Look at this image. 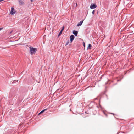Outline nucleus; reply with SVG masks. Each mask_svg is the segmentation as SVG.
I'll return each instance as SVG.
<instances>
[{
    "label": "nucleus",
    "mask_w": 134,
    "mask_h": 134,
    "mask_svg": "<svg viewBox=\"0 0 134 134\" xmlns=\"http://www.w3.org/2000/svg\"><path fill=\"white\" fill-rule=\"evenodd\" d=\"M29 48L30 49V52L31 55L34 54L37 51V49L36 48L31 47H30Z\"/></svg>",
    "instance_id": "1"
},
{
    "label": "nucleus",
    "mask_w": 134,
    "mask_h": 134,
    "mask_svg": "<svg viewBox=\"0 0 134 134\" xmlns=\"http://www.w3.org/2000/svg\"><path fill=\"white\" fill-rule=\"evenodd\" d=\"M16 11L15 10L14 8L13 7L11 8V10L10 13V14L12 15H14Z\"/></svg>",
    "instance_id": "2"
},
{
    "label": "nucleus",
    "mask_w": 134,
    "mask_h": 134,
    "mask_svg": "<svg viewBox=\"0 0 134 134\" xmlns=\"http://www.w3.org/2000/svg\"><path fill=\"white\" fill-rule=\"evenodd\" d=\"M97 7V5L95 4L92 3L91 4L90 6V8L91 9H93Z\"/></svg>",
    "instance_id": "3"
},
{
    "label": "nucleus",
    "mask_w": 134,
    "mask_h": 134,
    "mask_svg": "<svg viewBox=\"0 0 134 134\" xmlns=\"http://www.w3.org/2000/svg\"><path fill=\"white\" fill-rule=\"evenodd\" d=\"M75 37L73 35H71L70 37V40L71 42H72L74 39Z\"/></svg>",
    "instance_id": "4"
},
{
    "label": "nucleus",
    "mask_w": 134,
    "mask_h": 134,
    "mask_svg": "<svg viewBox=\"0 0 134 134\" xmlns=\"http://www.w3.org/2000/svg\"><path fill=\"white\" fill-rule=\"evenodd\" d=\"M19 4L20 5H23L24 4V2L22 0H19Z\"/></svg>",
    "instance_id": "5"
},
{
    "label": "nucleus",
    "mask_w": 134,
    "mask_h": 134,
    "mask_svg": "<svg viewBox=\"0 0 134 134\" xmlns=\"http://www.w3.org/2000/svg\"><path fill=\"white\" fill-rule=\"evenodd\" d=\"M73 33L74 35L75 36H77L78 34V31L76 30H73Z\"/></svg>",
    "instance_id": "6"
},
{
    "label": "nucleus",
    "mask_w": 134,
    "mask_h": 134,
    "mask_svg": "<svg viewBox=\"0 0 134 134\" xmlns=\"http://www.w3.org/2000/svg\"><path fill=\"white\" fill-rule=\"evenodd\" d=\"M83 20H82L81 21H80V22H79L77 25V26H80L82 24L83 22Z\"/></svg>",
    "instance_id": "7"
},
{
    "label": "nucleus",
    "mask_w": 134,
    "mask_h": 134,
    "mask_svg": "<svg viewBox=\"0 0 134 134\" xmlns=\"http://www.w3.org/2000/svg\"><path fill=\"white\" fill-rule=\"evenodd\" d=\"M92 47L91 45L90 44H89L88 46L87 49H91V47Z\"/></svg>",
    "instance_id": "8"
},
{
    "label": "nucleus",
    "mask_w": 134,
    "mask_h": 134,
    "mask_svg": "<svg viewBox=\"0 0 134 134\" xmlns=\"http://www.w3.org/2000/svg\"><path fill=\"white\" fill-rule=\"evenodd\" d=\"M64 27H63V28L60 31V33L59 34V36L61 34V33H62L63 30H64Z\"/></svg>",
    "instance_id": "9"
},
{
    "label": "nucleus",
    "mask_w": 134,
    "mask_h": 134,
    "mask_svg": "<svg viewBox=\"0 0 134 134\" xmlns=\"http://www.w3.org/2000/svg\"><path fill=\"white\" fill-rule=\"evenodd\" d=\"M47 109H44L43 110H42V111H41V113H43V112H44L46 110H47Z\"/></svg>",
    "instance_id": "10"
},
{
    "label": "nucleus",
    "mask_w": 134,
    "mask_h": 134,
    "mask_svg": "<svg viewBox=\"0 0 134 134\" xmlns=\"http://www.w3.org/2000/svg\"><path fill=\"white\" fill-rule=\"evenodd\" d=\"M69 41H68L66 43V46L67 45H68L69 44Z\"/></svg>",
    "instance_id": "11"
},
{
    "label": "nucleus",
    "mask_w": 134,
    "mask_h": 134,
    "mask_svg": "<svg viewBox=\"0 0 134 134\" xmlns=\"http://www.w3.org/2000/svg\"><path fill=\"white\" fill-rule=\"evenodd\" d=\"M94 13H95V11L94 10H93L92 12V13L93 14H94Z\"/></svg>",
    "instance_id": "12"
},
{
    "label": "nucleus",
    "mask_w": 134,
    "mask_h": 134,
    "mask_svg": "<svg viewBox=\"0 0 134 134\" xmlns=\"http://www.w3.org/2000/svg\"><path fill=\"white\" fill-rule=\"evenodd\" d=\"M83 45L84 47L85 46V44L84 42H83Z\"/></svg>",
    "instance_id": "13"
},
{
    "label": "nucleus",
    "mask_w": 134,
    "mask_h": 134,
    "mask_svg": "<svg viewBox=\"0 0 134 134\" xmlns=\"http://www.w3.org/2000/svg\"><path fill=\"white\" fill-rule=\"evenodd\" d=\"M13 32V30L11 31L10 32L9 34H11Z\"/></svg>",
    "instance_id": "14"
},
{
    "label": "nucleus",
    "mask_w": 134,
    "mask_h": 134,
    "mask_svg": "<svg viewBox=\"0 0 134 134\" xmlns=\"http://www.w3.org/2000/svg\"><path fill=\"white\" fill-rule=\"evenodd\" d=\"M42 113H41V112H40V113L38 114V115H39V114H41Z\"/></svg>",
    "instance_id": "15"
},
{
    "label": "nucleus",
    "mask_w": 134,
    "mask_h": 134,
    "mask_svg": "<svg viewBox=\"0 0 134 134\" xmlns=\"http://www.w3.org/2000/svg\"><path fill=\"white\" fill-rule=\"evenodd\" d=\"M2 28H0V31L2 30Z\"/></svg>",
    "instance_id": "16"
},
{
    "label": "nucleus",
    "mask_w": 134,
    "mask_h": 134,
    "mask_svg": "<svg viewBox=\"0 0 134 134\" xmlns=\"http://www.w3.org/2000/svg\"><path fill=\"white\" fill-rule=\"evenodd\" d=\"M15 81L14 80V81H13V82L15 83Z\"/></svg>",
    "instance_id": "17"
},
{
    "label": "nucleus",
    "mask_w": 134,
    "mask_h": 134,
    "mask_svg": "<svg viewBox=\"0 0 134 134\" xmlns=\"http://www.w3.org/2000/svg\"><path fill=\"white\" fill-rule=\"evenodd\" d=\"M34 0H30L32 2Z\"/></svg>",
    "instance_id": "18"
},
{
    "label": "nucleus",
    "mask_w": 134,
    "mask_h": 134,
    "mask_svg": "<svg viewBox=\"0 0 134 134\" xmlns=\"http://www.w3.org/2000/svg\"><path fill=\"white\" fill-rule=\"evenodd\" d=\"M111 114H113V115L114 114H113V113H111Z\"/></svg>",
    "instance_id": "19"
}]
</instances>
